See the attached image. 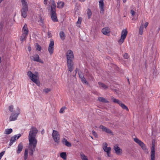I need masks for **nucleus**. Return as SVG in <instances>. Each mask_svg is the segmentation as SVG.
Returning <instances> with one entry per match:
<instances>
[{
	"instance_id": "nucleus-3",
	"label": "nucleus",
	"mask_w": 160,
	"mask_h": 160,
	"mask_svg": "<svg viewBox=\"0 0 160 160\" xmlns=\"http://www.w3.org/2000/svg\"><path fill=\"white\" fill-rule=\"evenodd\" d=\"M27 75L29 77L30 79L32 82L36 83L38 86L40 85V82L38 80V75H37V74H34L30 71H29L28 72Z\"/></svg>"
},
{
	"instance_id": "nucleus-12",
	"label": "nucleus",
	"mask_w": 160,
	"mask_h": 160,
	"mask_svg": "<svg viewBox=\"0 0 160 160\" xmlns=\"http://www.w3.org/2000/svg\"><path fill=\"white\" fill-rule=\"evenodd\" d=\"M21 136V134L19 133L17 135H15L12 137L10 140V143L9 144V146H11L12 145L13 143L16 141V140L18 139Z\"/></svg>"
},
{
	"instance_id": "nucleus-55",
	"label": "nucleus",
	"mask_w": 160,
	"mask_h": 160,
	"mask_svg": "<svg viewBox=\"0 0 160 160\" xmlns=\"http://www.w3.org/2000/svg\"><path fill=\"white\" fill-rule=\"evenodd\" d=\"M44 133V130L43 129L42 130V132H41V133L42 134H43V133Z\"/></svg>"
},
{
	"instance_id": "nucleus-39",
	"label": "nucleus",
	"mask_w": 160,
	"mask_h": 160,
	"mask_svg": "<svg viewBox=\"0 0 160 160\" xmlns=\"http://www.w3.org/2000/svg\"><path fill=\"white\" fill-rule=\"evenodd\" d=\"M103 149L104 151L106 152H109V151H110L111 150V148L110 147H107L106 148H103Z\"/></svg>"
},
{
	"instance_id": "nucleus-8",
	"label": "nucleus",
	"mask_w": 160,
	"mask_h": 160,
	"mask_svg": "<svg viewBox=\"0 0 160 160\" xmlns=\"http://www.w3.org/2000/svg\"><path fill=\"white\" fill-rule=\"evenodd\" d=\"M134 141L137 143H138L142 148L144 151L148 150L147 147L145 144L141 141L138 138H135L134 139Z\"/></svg>"
},
{
	"instance_id": "nucleus-49",
	"label": "nucleus",
	"mask_w": 160,
	"mask_h": 160,
	"mask_svg": "<svg viewBox=\"0 0 160 160\" xmlns=\"http://www.w3.org/2000/svg\"><path fill=\"white\" fill-rule=\"evenodd\" d=\"M130 13H131L132 16H134L135 15L136 12L134 10H131L130 11Z\"/></svg>"
},
{
	"instance_id": "nucleus-11",
	"label": "nucleus",
	"mask_w": 160,
	"mask_h": 160,
	"mask_svg": "<svg viewBox=\"0 0 160 160\" xmlns=\"http://www.w3.org/2000/svg\"><path fill=\"white\" fill-rule=\"evenodd\" d=\"M51 16L52 20L54 22H57L58 21L56 10H51Z\"/></svg>"
},
{
	"instance_id": "nucleus-48",
	"label": "nucleus",
	"mask_w": 160,
	"mask_h": 160,
	"mask_svg": "<svg viewBox=\"0 0 160 160\" xmlns=\"http://www.w3.org/2000/svg\"><path fill=\"white\" fill-rule=\"evenodd\" d=\"M21 2L22 3V4L28 3L27 2L26 0H21Z\"/></svg>"
},
{
	"instance_id": "nucleus-30",
	"label": "nucleus",
	"mask_w": 160,
	"mask_h": 160,
	"mask_svg": "<svg viewBox=\"0 0 160 160\" xmlns=\"http://www.w3.org/2000/svg\"><path fill=\"white\" fill-rule=\"evenodd\" d=\"M28 35H26V34H24L22 33V36L20 37V40L22 41V42H23V41L25 40V39L27 38Z\"/></svg>"
},
{
	"instance_id": "nucleus-1",
	"label": "nucleus",
	"mask_w": 160,
	"mask_h": 160,
	"mask_svg": "<svg viewBox=\"0 0 160 160\" xmlns=\"http://www.w3.org/2000/svg\"><path fill=\"white\" fill-rule=\"evenodd\" d=\"M38 132V129L35 127L32 126L30 129L28 135V140L29 143L28 149H26L25 150L24 158L25 160H26L28 157V150L30 155L32 156L33 152L35 150L37 146V140L36 138V136Z\"/></svg>"
},
{
	"instance_id": "nucleus-34",
	"label": "nucleus",
	"mask_w": 160,
	"mask_h": 160,
	"mask_svg": "<svg viewBox=\"0 0 160 160\" xmlns=\"http://www.w3.org/2000/svg\"><path fill=\"white\" fill-rule=\"evenodd\" d=\"M87 14L88 15V19L90 18L92 15V12H91V10L90 9H88V10L87 12Z\"/></svg>"
},
{
	"instance_id": "nucleus-5",
	"label": "nucleus",
	"mask_w": 160,
	"mask_h": 160,
	"mask_svg": "<svg viewBox=\"0 0 160 160\" xmlns=\"http://www.w3.org/2000/svg\"><path fill=\"white\" fill-rule=\"evenodd\" d=\"M22 8L21 9L22 16L24 18L27 16V12L28 11V3L22 4Z\"/></svg>"
},
{
	"instance_id": "nucleus-57",
	"label": "nucleus",
	"mask_w": 160,
	"mask_h": 160,
	"mask_svg": "<svg viewBox=\"0 0 160 160\" xmlns=\"http://www.w3.org/2000/svg\"><path fill=\"white\" fill-rule=\"evenodd\" d=\"M79 0L81 2H84L85 1V0Z\"/></svg>"
},
{
	"instance_id": "nucleus-46",
	"label": "nucleus",
	"mask_w": 160,
	"mask_h": 160,
	"mask_svg": "<svg viewBox=\"0 0 160 160\" xmlns=\"http://www.w3.org/2000/svg\"><path fill=\"white\" fill-rule=\"evenodd\" d=\"M108 144L106 142H104L103 143V149L107 147Z\"/></svg>"
},
{
	"instance_id": "nucleus-19",
	"label": "nucleus",
	"mask_w": 160,
	"mask_h": 160,
	"mask_svg": "<svg viewBox=\"0 0 160 160\" xmlns=\"http://www.w3.org/2000/svg\"><path fill=\"white\" fill-rule=\"evenodd\" d=\"M49 4H51V10H56V3L54 0H50Z\"/></svg>"
},
{
	"instance_id": "nucleus-25",
	"label": "nucleus",
	"mask_w": 160,
	"mask_h": 160,
	"mask_svg": "<svg viewBox=\"0 0 160 160\" xmlns=\"http://www.w3.org/2000/svg\"><path fill=\"white\" fill-rule=\"evenodd\" d=\"M98 100L101 102H104V103H108V101L105 98L101 97H98Z\"/></svg>"
},
{
	"instance_id": "nucleus-22",
	"label": "nucleus",
	"mask_w": 160,
	"mask_h": 160,
	"mask_svg": "<svg viewBox=\"0 0 160 160\" xmlns=\"http://www.w3.org/2000/svg\"><path fill=\"white\" fill-rule=\"evenodd\" d=\"M23 148V144L22 142H20L18 145V149L17 150V153L18 154L22 151Z\"/></svg>"
},
{
	"instance_id": "nucleus-43",
	"label": "nucleus",
	"mask_w": 160,
	"mask_h": 160,
	"mask_svg": "<svg viewBox=\"0 0 160 160\" xmlns=\"http://www.w3.org/2000/svg\"><path fill=\"white\" fill-rule=\"evenodd\" d=\"M123 57L125 59H128L129 58V56L127 53H125L123 55Z\"/></svg>"
},
{
	"instance_id": "nucleus-13",
	"label": "nucleus",
	"mask_w": 160,
	"mask_h": 160,
	"mask_svg": "<svg viewBox=\"0 0 160 160\" xmlns=\"http://www.w3.org/2000/svg\"><path fill=\"white\" fill-rule=\"evenodd\" d=\"M30 58L34 61H36L42 63H43V62L42 60L40 59L39 57L38 54H35L33 56L31 57Z\"/></svg>"
},
{
	"instance_id": "nucleus-21",
	"label": "nucleus",
	"mask_w": 160,
	"mask_h": 160,
	"mask_svg": "<svg viewBox=\"0 0 160 160\" xmlns=\"http://www.w3.org/2000/svg\"><path fill=\"white\" fill-rule=\"evenodd\" d=\"M62 142L63 144L68 147H70L72 145L71 143L68 141L65 138H63L62 140Z\"/></svg>"
},
{
	"instance_id": "nucleus-36",
	"label": "nucleus",
	"mask_w": 160,
	"mask_h": 160,
	"mask_svg": "<svg viewBox=\"0 0 160 160\" xmlns=\"http://www.w3.org/2000/svg\"><path fill=\"white\" fill-rule=\"evenodd\" d=\"M81 79L83 83H85L86 84H88L87 82L84 77H81Z\"/></svg>"
},
{
	"instance_id": "nucleus-16",
	"label": "nucleus",
	"mask_w": 160,
	"mask_h": 160,
	"mask_svg": "<svg viewBox=\"0 0 160 160\" xmlns=\"http://www.w3.org/2000/svg\"><path fill=\"white\" fill-rule=\"evenodd\" d=\"M19 114V112L18 113H12L10 117V121H14L16 120Z\"/></svg>"
},
{
	"instance_id": "nucleus-20",
	"label": "nucleus",
	"mask_w": 160,
	"mask_h": 160,
	"mask_svg": "<svg viewBox=\"0 0 160 160\" xmlns=\"http://www.w3.org/2000/svg\"><path fill=\"white\" fill-rule=\"evenodd\" d=\"M22 33L28 35V30L27 28V25L25 24L23 27L22 29Z\"/></svg>"
},
{
	"instance_id": "nucleus-54",
	"label": "nucleus",
	"mask_w": 160,
	"mask_h": 160,
	"mask_svg": "<svg viewBox=\"0 0 160 160\" xmlns=\"http://www.w3.org/2000/svg\"><path fill=\"white\" fill-rule=\"evenodd\" d=\"M107 153L108 156V157H110V151L107 152Z\"/></svg>"
},
{
	"instance_id": "nucleus-2",
	"label": "nucleus",
	"mask_w": 160,
	"mask_h": 160,
	"mask_svg": "<svg viewBox=\"0 0 160 160\" xmlns=\"http://www.w3.org/2000/svg\"><path fill=\"white\" fill-rule=\"evenodd\" d=\"M67 66L69 71L72 72L73 69L74 55L72 51L68 50L66 52Z\"/></svg>"
},
{
	"instance_id": "nucleus-47",
	"label": "nucleus",
	"mask_w": 160,
	"mask_h": 160,
	"mask_svg": "<svg viewBox=\"0 0 160 160\" xmlns=\"http://www.w3.org/2000/svg\"><path fill=\"white\" fill-rule=\"evenodd\" d=\"M13 109V106L12 105H11V106H10L9 107V110L10 111L12 112Z\"/></svg>"
},
{
	"instance_id": "nucleus-59",
	"label": "nucleus",
	"mask_w": 160,
	"mask_h": 160,
	"mask_svg": "<svg viewBox=\"0 0 160 160\" xmlns=\"http://www.w3.org/2000/svg\"><path fill=\"white\" fill-rule=\"evenodd\" d=\"M76 73L77 72V69L76 70Z\"/></svg>"
},
{
	"instance_id": "nucleus-45",
	"label": "nucleus",
	"mask_w": 160,
	"mask_h": 160,
	"mask_svg": "<svg viewBox=\"0 0 160 160\" xmlns=\"http://www.w3.org/2000/svg\"><path fill=\"white\" fill-rule=\"evenodd\" d=\"M5 152V151H2L0 153V160H1V158H2V156L4 154V153Z\"/></svg>"
},
{
	"instance_id": "nucleus-10",
	"label": "nucleus",
	"mask_w": 160,
	"mask_h": 160,
	"mask_svg": "<svg viewBox=\"0 0 160 160\" xmlns=\"http://www.w3.org/2000/svg\"><path fill=\"white\" fill-rule=\"evenodd\" d=\"M54 45V41L53 40L51 39L50 40V43L49 44L48 48V51L50 55H52L53 52Z\"/></svg>"
},
{
	"instance_id": "nucleus-14",
	"label": "nucleus",
	"mask_w": 160,
	"mask_h": 160,
	"mask_svg": "<svg viewBox=\"0 0 160 160\" xmlns=\"http://www.w3.org/2000/svg\"><path fill=\"white\" fill-rule=\"evenodd\" d=\"M99 128L102 129V131L105 132L107 133L110 134L111 135H113V133L111 130L107 127L101 125L100 126Z\"/></svg>"
},
{
	"instance_id": "nucleus-15",
	"label": "nucleus",
	"mask_w": 160,
	"mask_h": 160,
	"mask_svg": "<svg viewBox=\"0 0 160 160\" xmlns=\"http://www.w3.org/2000/svg\"><path fill=\"white\" fill-rule=\"evenodd\" d=\"M113 149L115 151L116 153L118 155H119L121 154L122 150L118 147V145H116L114 146Z\"/></svg>"
},
{
	"instance_id": "nucleus-37",
	"label": "nucleus",
	"mask_w": 160,
	"mask_h": 160,
	"mask_svg": "<svg viewBox=\"0 0 160 160\" xmlns=\"http://www.w3.org/2000/svg\"><path fill=\"white\" fill-rule=\"evenodd\" d=\"M39 19L40 20L39 21V22H40V24L41 26L43 25L44 23L43 19L41 16L40 17Z\"/></svg>"
},
{
	"instance_id": "nucleus-24",
	"label": "nucleus",
	"mask_w": 160,
	"mask_h": 160,
	"mask_svg": "<svg viewBox=\"0 0 160 160\" xmlns=\"http://www.w3.org/2000/svg\"><path fill=\"white\" fill-rule=\"evenodd\" d=\"M64 5V3L63 2L58 1L57 3V7L59 8H62Z\"/></svg>"
},
{
	"instance_id": "nucleus-28",
	"label": "nucleus",
	"mask_w": 160,
	"mask_h": 160,
	"mask_svg": "<svg viewBox=\"0 0 160 160\" xmlns=\"http://www.w3.org/2000/svg\"><path fill=\"white\" fill-rule=\"evenodd\" d=\"M60 156L64 160L67 159V155L65 152H61L60 154Z\"/></svg>"
},
{
	"instance_id": "nucleus-33",
	"label": "nucleus",
	"mask_w": 160,
	"mask_h": 160,
	"mask_svg": "<svg viewBox=\"0 0 160 160\" xmlns=\"http://www.w3.org/2000/svg\"><path fill=\"white\" fill-rule=\"evenodd\" d=\"M80 156L82 160H88L87 157L82 152L80 153Z\"/></svg>"
},
{
	"instance_id": "nucleus-53",
	"label": "nucleus",
	"mask_w": 160,
	"mask_h": 160,
	"mask_svg": "<svg viewBox=\"0 0 160 160\" xmlns=\"http://www.w3.org/2000/svg\"><path fill=\"white\" fill-rule=\"evenodd\" d=\"M44 3L45 5H47V0H44Z\"/></svg>"
},
{
	"instance_id": "nucleus-32",
	"label": "nucleus",
	"mask_w": 160,
	"mask_h": 160,
	"mask_svg": "<svg viewBox=\"0 0 160 160\" xmlns=\"http://www.w3.org/2000/svg\"><path fill=\"white\" fill-rule=\"evenodd\" d=\"M111 99L114 103H118L119 105L121 102V101H119V100L113 97L111 98Z\"/></svg>"
},
{
	"instance_id": "nucleus-17",
	"label": "nucleus",
	"mask_w": 160,
	"mask_h": 160,
	"mask_svg": "<svg viewBox=\"0 0 160 160\" xmlns=\"http://www.w3.org/2000/svg\"><path fill=\"white\" fill-rule=\"evenodd\" d=\"M99 7L101 13V12H103L104 11V3L103 2V0H100L99 2Z\"/></svg>"
},
{
	"instance_id": "nucleus-23",
	"label": "nucleus",
	"mask_w": 160,
	"mask_h": 160,
	"mask_svg": "<svg viewBox=\"0 0 160 160\" xmlns=\"http://www.w3.org/2000/svg\"><path fill=\"white\" fill-rule=\"evenodd\" d=\"M102 32L104 35H107L109 33L110 31L108 28H103L102 30Z\"/></svg>"
},
{
	"instance_id": "nucleus-18",
	"label": "nucleus",
	"mask_w": 160,
	"mask_h": 160,
	"mask_svg": "<svg viewBox=\"0 0 160 160\" xmlns=\"http://www.w3.org/2000/svg\"><path fill=\"white\" fill-rule=\"evenodd\" d=\"M49 4H51V10H56V3L54 0H50Z\"/></svg>"
},
{
	"instance_id": "nucleus-31",
	"label": "nucleus",
	"mask_w": 160,
	"mask_h": 160,
	"mask_svg": "<svg viewBox=\"0 0 160 160\" xmlns=\"http://www.w3.org/2000/svg\"><path fill=\"white\" fill-rule=\"evenodd\" d=\"M12 130L11 128L7 129L5 130L4 133L6 134H9L12 132Z\"/></svg>"
},
{
	"instance_id": "nucleus-35",
	"label": "nucleus",
	"mask_w": 160,
	"mask_h": 160,
	"mask_svg": "<svg viewBox=\"0 0 160 160\" xmlns=\"http://www.w3.org/2000/svg\"><path fill=\"white\" fill-rule=\"evenodd\" d=\"M143 25L142 24L140 27L139 33L141 35H142L143 34Z\"/></svg>"
},
{
	"instance_id": "nucleus-27",
	"label": "nucleus",
	"mask_w": 160,
	"mask_h": 160,
	"mask_svg": "<svg viewBox=\"0 0 160 160\" xmlns=\"http://www.w3.org/2000/svg\"><path fill=\"white\" fill-rule=\"evenodd\" d=\"M98 84L99 85V87L100 88H102L104 89L108 88V87L106 85L101 82H99Z\"/></svg>"
},
{
	"instance_id": "nucleus-50",
	"label": "nucleus",
	"mask_w": 160,
	"mask_h": 160,
	"mask_svg": "<svg viewBox=\"0 0 160 160\" xmlns=\"http://www.w3.org/2000/svg\"><path fill=\"white\" fill-rule=\"evenodd\" d=\"M78 75L80 79L81 78V77H84V76L82 74V72H78Z\"/></svg>"
},
{
	"instance_id": "nucleus-7",
	"label": "nucleus",
	"mask_w": 160,
	"mask_h": 160,
	"mask_svg": "<svg viewBox=\"0 0 160 160\" xmlns=\"http://www.w3.org/2000/svg\"><path fill=\"white\" fill-rule=\"evenodd\" d=\"M128 31L126 29H123L122 31L121 38L118 41V43L120 44H122L126 38Z\"/></svg>"
},
{
	"instance_id": "nucleus-58",
	"label": "nucleus",
	"mask_w": 160,
	"mask_h": 160,
	"mask_svg": "<svg viewBox=\"0 0 160 160\" xmlns=\"http://www.w3.org/2000/svg\"><path fill=\"white\" fill-rule=\"evenodd\" d=\"M3 0H0V3L3 1Z\"/></svg>"
},
{
	"instance_id": "nucleus-56",
	"label": "nucleus",
	"mask_w": 160,
	"mask_h": 160,
	"mask_svg": "<svg viewBox=\"0 0 160 160\" xmlns=\"http://www.w3.org/2000/svg\"><path fill=\"white\" fill-rule=\"evenodd\" d=\"M28 50H29V51H31V48H30V47H28Z\"/></svg>"
},
{
	"instance_id": "nucleus-51",
	"label": "nucleus",
	"mask_w": 160,
	"mask_h": 160,
	"mask_svg": "<svg viewBox=\"0 0 160 160\" xmlns=\"http://www.w3.org/2000/svg\"><path fill=\"white\" fill-rule=\"evenodd\" d=\"M3 23L2 22L0 23V31H1L3 28Z\"/></svg>"
},
{
	"instance_id": "nucleus-6",
	"label": "nucleus",
	"mask_w": 160,
	"mask_h": 160,
	"mask_svg": "<svg viewBox=\"0 0 160 160\" xmlns=\"http://www.w3.org/2000/svg\"><path fill=\"white\" fill-rule=\"evenodd\" d=\"M52 136L55 142L58 143L60 142V135L58 132L56 130H53Z\"/></svg>"
},
{
	"instance_id": "nucleus-40",
	"label": "nucleus",
	"mask_w": 160,
	"mask_h": 160,
	"mask_svg": "<svg viewBox=\"0 0 160 160\" xmlns=\"http://www.w3.org/2000/svg\"><path fill=\"white\" fill-rule=\"evenodd\" d=\"M82 20V18L79 17L78 18V21L77 22V24L78 26V24L80 25L81 24Z\"/></svg>"
},
{
	"instance_id": "nucleus-9",
	"label": "nucleus",
	"mask_w": 160,
	"mask_h": 160,
	"mask_svg": "<svg viewBox=\"0 0 160 160\" xmlns=\"http://www.w3.org/2000/svg\"><path fill=\"white\" fill-rule=\"evenodd\" d=\"M134 141L137 143H138L142 148L144 151L148 150L147 147L145 144L141 141L138 138H135L134 139Z\"/></svg>"
},
{
	"instance_id": "nucleus-26",
	"label": "nucleus",
	"mask_w": 160,
	"mask_h": 160,
	"mask_svg": "<svg viewBox=\"0 0 160 160\" xmlns=\"http://www.w3.org/2000/svg\"><path fill=\"white\" fill-rule=\"evenodd\" d=\"M59 35L60 38L62 40H63L65 39V36L64 33L63 31L60 32Z\"/></svg>"
},
{
	"instance_id": "nucleus-44",
	"label": "nucleus",
	"mask_w": 160,
	"mask_h": 160,
	"mask_svg": "<svg viewBox=\"0 0 160 160\" xmlns=\"http://www.w3.org/2000/svg\"><path fill=\"white\" fill-rule=\"evenodd\" d=\"M92 134L95 136L96 138L98 137V135L97 133L94 130L92 131Z\"/></svg>"
},
{
	"instance_id": "nucleus-52",
	"label": "nucleus",
	"mask_w": 160,
	"mask_h": 160,
	"mask_svg": "<svg viewBox=\"0 0 160 160\" xmlns=\"http://www.w3.org/2000/svg\"><path fill=\"white\" fill-rule=\"evenodd\" d=\"M148 24V23L147 22H146L144 24V27L145 28H146Z\"/></svg>"
},
{
	"instance_id": "nucleus-38",
	"label": "nucleus",
	"mask_w": 160,
	"mask_h": 160,
	"mask_svg": "<svg viewBox=\"0 0 160 160\" xmlns=\"http://www.w3.org/2000/svg\"><path fill=\"white\" fill-rule=\"evenodd\" d=\"M51 91V89L48 88H45L43 89V91L45 93H47Z\"/></svg>"
},
{
	"instance_id": "nucleus-29",
	"label": "nucleus",
	"mask_w": 160,
	"mask_h": 160,
	"mask_svg": "<svg viewBox=\"0 0 160 160\" xmlns=\"http://www.w3.org/2000/svg\"><path fill=\"white\" fill-rule=\"evenodd\" d=\"M119 105L122 107L123 109L126 110L127 111H128V108L125 104L122 103V102L120 103Z\"/></svg>"
},
{
	"instance_id": "nucleus-42",
	"label": "nucleus",
	"mask_w": 160,
	"mask_h": 160,
	"mask_svg": "<svg viewBox=\"0 0 160 160\" xmlns=\"http://www.w3.org/2000/svg\"><path fill=\"white\" fill-rule=\"evenodd\" d=\"M65 108H66L65 107H63L61 108L59 111V112L61 113H63Z\"/></svg>"
},
{
	"instance_id": "nucleus-4",
	"label": "nucleus",
	"mask_w": 160,
	"mask_h": 160,
	"mask_svg": "<svg viewBox=\"0 0 160 160\" xmlns=\"http://www.w3.org/2000/svg\"><path fill=\"white\" fill-rule=\"evenodd\" d=\"M155 142L154 140L152 141V147L151 152L150 160H155Z\"/></svg>"
},
{
	"instance_id": "nucleus-41",
	"label": "nucleus",
	"mask_w": 160,
	"mask_h": 160,
	"mask_svg": "<svg viewBox=\"0 0 160 160\" xmlns=\"http://www.w3.org/2000/svg\"><path fill=\"white\" fill-rule=\"evenodd\" d=\"M37 45L36 46V49L37 50H38L39 51H41L42 49L41 47L38 44H37Z\"/></svg>"
}]
</instances>
